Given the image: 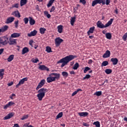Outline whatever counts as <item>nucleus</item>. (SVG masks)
Masks as SVG:
<instances>
[{
  "mask_svg": "<svg viewBox=\"0 0 127 127\" xmlns=\"http://www.w3.org/2000/svg\"><path fill=\"white\" fill-rule=\"evenodd\" d=\"M69 74H70V75H75V72H74L73 70L70 71H69Z\"/></svg>",
  "mask_w": 127,
  "mask_h": 127,
  "instance_id": "nucleus-57",
  "label": "nucleus"
},
{
  "mask_svg": "<svg viewBox=\"0 0 127 127\" xmlns=\"http://www.w3.org/2000/svg\"><path fill=\"white\" fill-rule=\"evenodd\" d=\"M63 116V112H60L56 117V120H58V119H60V118H62Z\"/></svg>",
  "mask_w": 127,
  "mask_h": 127,
  "instance_id": "nucleus-35",
  "label": "nucleus"
},
{
  "mask_svg": "<svg viewBox=\"0 0 127 127\" xmlns=\"http://www.w3.org/2000/svg\"><path fill=\"white\" fill-rule=\"evenodd\" d=\"M98 3H102V4H106V0H97Z\"/></svg>",
  "mask_w": 127,
  "mask_h": 127,
  "instance_id": "nucleus-40",
  "label": "nucleus"
},
{
  "mask_svg": "<svg viewBox=\"0 0 127 127\" xmlns=\"http://www.w3.org/2000/svg\"><path fill=\"white\" fill-rule=\"evenodd\" d=\"M54 10H55V6H53L52 8L51 9L50 12H53Z\"/></svg>",
  "mask_w": 127,
  "mask_h": 127,
  "instance_id": "nucleus-51",
  "label": "nucleus"
},
{
  "mask_svg": "<svg viewBox=\"0 0 127 127\" xmlns=\"http://www.w3.org/2000/svg\"><path fill=\"white\" fill-rule=\"evenodd\" d=\"M109 65V62L107 61L103 62L102 64H101V67H103V66H107Z\"/></svg>",
  "mask_w": 127,
  "mask_h": 127,
  "instance_id": "nucleus-36",
  "label": "nucleus"
},
{
  "mask_svg": "<svg viewBox=\"0 0 127 127\" xmlns=\"http://www.w3.org/2000/svg\"><path fill=\"white\" fill-rule=\"evenodd\" d=\"M9 40V45H13L14 44H16V40L14 39H11V38H10Z\"/></svg>",
  "mask_w": 127,
  "mask_h": 127,
  "instance_id": "nucleus-13",
  "label": "nucleus"
},
{
  "mask_svg": "<svg viewBox=\"0 0 127 127\" xmlns=\"http://www.w3.org/2000/svg\"><path fill=\"white\" fill-rule=\"evenodd\" d=\"M31 62L33 63H37V62H39V60L37 58H35L31 59Z\"/></svg>",
  "mask_w": 127,
  "mask_h": 127,
  "instance_id": "nucleus-32",
  "label": "nucleus"
},
{
  "mask_svg": "<svg viewBox=\"0 0 127 127\" xmlns=\"http://www.w3.org/2000/svg\"><path fill=\"white\" fill-rule=\"evenodd\" d=\"M14 58V55H11L7 59V60L8 62H11V61H12L13 60Z\"/></svg>",
  "mask_w": 127,
  "mask_h": 127,
  "instance_id": "nucleus-24",
  "label": "nucleus"
},
{
  "mask_svg": "<svg viewBox=\"0 0 127 127\" xmlns=\"http://www.w3.org/2000/svg\"><path fill=\"white\" fill-rule=\"evenodd\" d=\"M80 2H81V3H83V4H85L86 0H80Z\"/></svg>",
  "mask_w": 127,
  "mask_h": 127,
  "instance_id": "nucleus-54",
  "label": "nucleus"
},
{
  "mask_svg": "<svg viewBox=\"0 0 127 127\" xmlns=\"http://www.w3.org/2000/svg\"><path fill=\"white\" fill-rule=\"evenodd\" d=\"M19 36H20V33H14L11 35L10 38H16L17 37H19Z\"/></svg>",
  "mask_w": 127,
  "mask_h": 127,
  "instance_id": "nucleus-15",
  "label": "nucleus"
},
{
  "mask_svg": "<svg viewBox=\"0 0 127 127\" xmlns=\"http://www.w3.org/2000/svg\"><path fill=\"white\" fill-rule=\"evenodd\" d=\"M39 69L42 70H46V71H49V68H48V67H46V66L44 65H40L39 67Z\"/></svg>",
  "mask_w": 127,
  "mask_h": 127,
  "instance_id": "nucleus-16",
  "label": "nucleus"
},
{
  "mask_svg": "<svg viewBox=\"0 0 127 127\" xmlns=\"http://www.w3.org/2000/svg\"><path fill=\"white\" fill-rule=\"evenodd\" d=\"M124 121H125V122H127V117L124 118Z\"/></svg>",
  "mask_w": 127,
  "mask_h": 127,
  "instance_id": "nucleus-64",
  "label": "nucleus"
},
{
  "mask_svg": "<svg viewBox=\"0 0 127 127\" xmlns=\"http://www.w3.org/2000/svg\"><path fill=\"white\" fill-rule=\"evenodd\" d=\"M29 24L30 25H34L35 24V20L34 19L32 18V17H29Z\"/></svg>",
  "mask_w": 127,
  "mask_h": 127,
  "instance_id": "nucleus-17",
  "label": "nucleus"
},
{
  "mask_svg": "<svg viewBox=\"0 0 127 127\" xmlns=\"http://www.w3.org/2000/svg\"><path fill=\"white\" fill-rule=\"evenodd\" d=\"M78 114L80 117H87L89 115L88 112H79Z\"/></svg>",
  "mask_w": 127,
  "mask_h": 127,
  "instance_id": "nucleus-22",
  "label": "nucleus"
},
{
  "mask_svg": "<svg viewBox=\"0 0 127 127\" xmlns=\"http://www.w3.org/2000/svg\"><path fill=\"white\" fill-rule=\"evenodd\" d=\"M105 35L107 39H112V34L110 33H107Z\"/></svg>",
  "mask_w": 127,
  "mask_h": 127,
  "instance_id": "nucleus-30",
  "label": "nucleus"
},
{
  "mask_svg": "<svg viewBox=\"0 0 127 127\" xmlns=\"http://www.w3.org/2000/svg\"><path fill=\"white\" fill-rule=\"evenodd\" d=\"M98 3H99L98 2V0H94L92 1V6H95V5H96V4H98Z\"/></svg>",
  "mask_w": 127,
  "mask_h": 127,
  "instance_id": "nucleus-43",
  "label": "nucleus"
},
{
  "mask_svg": "<svg viewBox=\"0 0 127 127\" xmlns=\"http://www.w3.org/2000/svg\"><path fill=\"white\" fill-rule=\"evenodd\" d=\"M93 125H94V126H95L96 127H101V124H100V122L99 121L94 122L93 123Z\"/></svg>",
  "mask_w": 127,
  "mask_h": 127,
  "instance_id": "nucleus-29",
  "label": "nucleus"
},
{
  "mask_svg": "<svg viewBox=\"0 0 127 127\" xmlns=\"http://www.w3.org/2000/svg\"><path fill=\"white\" fill-rule=\"evenodd\" d=\"M74 57L73 55H69L65 57V58H64L62 59H61L60 61L58 62V63L60 64L62 63V64L61 65V67H63L64 66H66L70 61H71V60H73L74 59Z\"/></svg>",
  "mask_w": 127,
  "mask_h": 127,
  "instance_id": "nucleus-1",
  "label": "nucleus"
},
{
  "mask_svg": "<svg viewBox=\"0 0 127 127\" xmlns=\"http://www.w3.org/2000/svg\"><path fill=\"white\" fill-rule=\"evenodd\" d=\"M78 68H79V64L78 63H76L73 65L72 69H73V70H77Z\"/></svg>",
  "mask_w": 127,
  "mask_h": 127,
  "instance_id": "nucleus-33",
  "label": "nucleus"
},
{
  "mask_svg": "<svg viewBox=\"0 0 127 127\" xmlns=\"http://www.w3.org/2000/svg\"><path fill=\"white\" fill-rule=\"evenodd\" d=\"M37 31L36 30H34L33 31H31L30 33L27 34L29 37H31L32 36H35L37 34Z\"/></svg>",
  "mask_w": 127,
  "mask_h": 127,
  "instance_id": "nucleus-11",
  "label": "nucleus"
},
{
  "mask_svg": "<svg viewBox=\"0 0 127 127\" xmlns=\"http://www.w3.org/2000/svg\"><path fill=\"white\" fill-rule=\"evenodd\" d=\"M46 51L48 53H50V52H52L51 48L48 46L46 47Z\"/></svg>",
  "mask_w": 127,
  "mask_h": 127,
  "instance_id": "nucleus-38",
  "label": "nucleus"
},
{
  "mask_svg": "<svg viewBox=\"0 0 127 127\" xmlns=\"http://www.w3.org/2000/svg\"><path fill=\"white\" fill-rule=\"evenodd\" d=\"M14 23L15 25H18V21H15Z\"/></svg>",
  "mask_w": 127,
  "mask_h": 127,
  "instance_id": "nucleus-63",
  "label": "nucleus"
},
{
  "mask_svg": "<svg viewBox=\"0 0 127 127\" xmlns=\"http://www.w3.org/2000/svg\"><path fill=\"white\" fill-rule=\"evenodd\" d=\"M12 15H14V16H15L16 17H18V18H19L20 17V13L18 11V10H15L14 11H13L11 13Z\"/></svg>",
  "mask_w": 127,
  "mask_h": 127,
  "instance_id": "nucleus-10",
  "label": "nucleus"
},
{
  "mask_svg": "<svg viewBox=\"0 0 127 127\" xmlns=\"http://www.w3.org/2000/svg\"><path fill=\"white\" fill-rule=\"evenodd\" d=\"M55 1V0H50L47 4L48 7H50V6L52 5V4H53V2H54Z\"/></svg>",
  "mask_w": 127,
  "mask_h": 127,
  "instance_id": "nucleus-34",
  "label": "nucleus"
},
{
  "mask_svg": "<svg viewBox=\"0 0 127 127\" xmlns=\"http://www.w3.org/2000/svg\"><path fill=\"white\" fill-rule=\"evenodd\" d=\"M48 92L47 88H42L38 91L37 97L39 101H41L45 97V94Z\"/></svg>",
  "mask_w": 127,
  "mask_h": 127,
  "instance_id": "nucleus-2",
  "label": "nucleus"
},
{
  "mask_svg": "<svg viewBox=\"0 0 127 127\" xmlns=\"http://www.w3.org/2000/svg\"><path fill=\"white\" fill-rule=\"evenodd\" d=\"M113 21L114 19H110V20L105 24V25H104V24L102 23V22H101V21H98L97 23V26L99 28H105L106 27H109V26H110V25H111L113 23Z\"/></svg>",
  "mask_w": 127,
  "mask_h": 127,
  "instance_id": "nucleus-4",
  "label": "nucleus"
},
{
  "mask_svg": "<svg viewBox=\"0 0 127 127\" xmlns=\"http://www.w3.org/2000/svg\"><path fill=\"white\" fill-rule=\"evenodd\" d=\"M78 92H82V89L79 88L77 89L76 91H75L74 92H73L71 95V96L72 97H74V96H75V95H76V94L78 93Z\"/></svg>",
  "mask_w": 127,
  "mask_h": 127,
  "instance_id": "nucleus-26",
  "label": "nucleus"
},
{
  "mask_svg": "<svg viewBox=\"0 0 127 127\" xmlns=\"http://www.w3.org/2000/svg\"><path fill=\"white\" fill-rule=\"evenodd\" d=\"M45 82H46L45 79H43L41 80V81L39 82L38 86H37L36 90H39L40 88H42V87L44 86V84H45Z\"/></svg>",
  "mask_w": 127,
  "mask_h": 127,
  "instance_id": "nucleus-6",
  "label": "nucleus"
},
{
  "mask_svg": "<svg viewBox=\"0 0 127 127\" xmlns=\"http://www.w3.org/2000/svg\"><path fill=\"white\" fill-rule=\"evenodd\" d=\"M25 24H27L28 23V18L25 17L23 19Z\"/></svg>",
  "mask_w": 127,
  "mask_h": 127,
  "instance_id": "nucleus-46",
  "label": "nucleus"
},
{
  "mask_svg": "<svg viewBox=\"0 0 127 127\" xmlns=\"http://www.w3.org/2000/svg\"><path fill=\"white\" fill-rule=\"evenodd\" d=\"M76 20V17H72L70 19V24L73 26L74 25V23H75V20Z\"/></svg>",
  "mask_w": 127,
  "mask_h": 127,
  "instance_id": "nucleus-25",
  "label": "nucleus"
},
{
  "mask_svg": "<svg viewBox=\"0 0 127 127\" xmlns=\"http://www.w3.org/2000/svg\"><path fill=\"white\" fill-rule=\"evenodd\" d=\"M62 42H63V40L60 38H57L55 39V44L57 46H59V45L61 44Z\"/></svg>",
  "mask_w": 127,
  "mask_h": 127,
  "instance_id": "nucleus-8",
  "label": "nucleus"
},
{
  "mask_svg": "<svg viewBox=\"0 0 127 127\" xmlns=\"http://www.w3.org/2000/svg\"><path fill=\"white\" fill-rule=\"evenodd\" d=\"M111 61L112 62L113 65H117L118 64V62H119V60L117 58H112L111 59Z\"/></svg>",
  "mask_w": 127,
  "mask_h": 127,
  "instance_id": "nucleus-18",
  "label": "nucleus"
},
{
  "mask_svg": "<svg viewBox=\"0 0 127 127\" xmlns=\"http://www.w3.org/2000/svg\"><path fill=\"white\" fill-rule=\"evenodd\" d=\"M94 95L95 96H97V97H100V96H101V95H102V91H97L94 94Z\"/></svg>",
  "mask_w": 127,
  "mask_h": 127,
  "instance_id": "nucleus-41",
  "label": "nucleus"
},
{
  "mask_svg": "<svg viewBox=\"0 0 127 127\" xmlns=\"http://www.w3.org/2000/svg\"><path fill=\"white\" fill-rule=\"evenodd\" d=\"M28 52H29V49H28V48L27 47H24L23 48L22 50V55H24L25 53H28Z\"/></svg>",
  "mask_w": 127,
  "mask_h": 127,
  "instance_id": "nucleus-20",
  "label": "nucleus"
},
{
  "mask_svg": "<svg viewBox=\"0 0 127 127\" xmlns=\"http://www.w3.org/2000/svg\"><path fill=\"white\" fill-rule=\"evenodd\" d=\"M91 77V75L90 74H86L85 76L83 78V80H85V79H89Z\"/></svg>",
  "mask_w": 127,
  "mask_h": 127,
  "instance_id": "nucleus-47",
  "label": "nucleus"
},
{
  "mask_svg": "<svg viewBox=\"0 0 127 127\" xmlns=\"http://www.w3.org/2000/svg\"><path fill=\"white\" fill-rule=\"evenodd\" d=\"M4 50L3 49H0V55H1V54H2V53L3 52V51Z\"/></svg>",
  "mask_w": 127,
  "mask_h": 127,
  "instance_id": "nucleus-58",
  "label": "nucleus"
},
{
  "mask_svg": "<svg viewBox=\"0 0 127 127\" xmlns=\"http://www.w3.org/2000/svg\"><path fill=\"white\" fill-rule=\"evenodd\" d=\"M13 84V82H10L8 83V86H12V85Z\"/></svg>",
  "mask_w": 127,
  "mask_h": 127,
  "instance_id": "nucleus-60",
  "label": "nucleus"
},
{
  "mask_svg": "<svg viewBox=\"0 0 127 127\" xmlns=\"http://www.w3.org/2000/svg\"><path fill=\"white\" fill-rule=\"evenodd\" d=\"M28 118V115H24L21 118V120L22 121H23L24 120H26V119H27Z\"/></svg>",
  "mask_w": 127,
  "mask_h": 127,
  "instance_id": "nucleus-45",
  "label": "nucleus"
},
{
  "mask_svg": "<svg viewBox=\"0 0 127 127\" xmlns=\"http://www.w3.org/2000/svg\"><path fill=\"white\" fill-rule=\"evenodd\" d=\"M60 78V74L57 73H52L49 74V77L47 78V81L48 83H51L54 81H56V79Z\"/></svg>",
  "mask_w": 127,
  "mask_h": 127,
  "instance_id": "nucleus-3",
  "label": "nucleus"
},
{
  "mask_svg": "<svg viewBox=\"0 0 127 127\" xmlns=\"http://www.w3.org/2000/svg\"><path fill=\"white\" fill-rule=\"evenodd\" d=\"M7 108H9V105H8V103L7 104H6L5 106H4L3 109H4V110H6V109H7Z\"/></svg>",
  "mask_w": 127,
  "mask_h": 127,
  "instance_id": "nucleus-50",
  "label": "nucleus"
},
{
  "mask_svg": "<svg viewBox=\"0 0 127 127\" xmlns=\"http://www.w3.org/2000/svg\"><path fill=\"white\" fill-rule=\"evenodd\" d=\"M7 29H8V26H3L0 29V34L1 32H4V31H6Z\"/></svg>",
  "mask_w": 127,
  "mask_h": 127,
  "instance_id": "nucleus-14",
  "label": "nucleus"
},
{
  "mask_svg": "<svg viewBox=\"0 0 127 127\" xmlns=\"http://www.w3.org/2000/svg\"><path fill=\"white\" fill-rule=\"evenodd\" d=\"M58 31L59 33H62L63 31V26L62 25H60L57 27Z\"/></svg>",
  "mask_w": 127,
  "mask_h": 127,
  "instance_id": "nucleus-21",
  "label": "nucleus"
},
{
  "mask_svg": "<svg viewBox=\"0 0 127 127\" xmlns=\"http://www.w3.org/2000/svg\"><path fill=\"white\" fill-rule=\"evenodd\" d=\"M14 114L12 113H10L8 114L7 115H6L5 117H4V120H8L9 119H11V117L14 115Z\"/></svg>",
  "mask_w": 127,
  "mask_h": 127,
  "instance_id": "nucleus-19",
  "label": "nucleus"
},
{
  "mask_svg": "<svg viewBox=\"0 0 127 127\" xmlns=\"http://www.w3.org/2000/svg\"><path fill=\"white\" fill-rule=\"evenodd\" d=\"M46 31V29L44 27H42L40 28V32L41 34H44L45 32Z\"/></svg>",
  "mask_w": 127,
  "mask_h": 127,
  "instance_id": "nucleus-27",
  "label": "nucleus"
},
{
  "mask_svg": "<svg viewBox=\"0 0 127 127\" xmlns=\"http://www.w3.org/2000/svg\"><path fill=\"white\" fill-rule=\"evenodd\" d=\"M28 78L27 77H24L20 80V81L18 82V83L16 85V88H18L20 85H22L24 84V82H26Z\"/></svg>",
  "mask_w": 127,
  "mask_h": 127,
  "instance_id": "nucleus-7",
  "label": "nucleus"
},
{
  "mask_svg": "<svg viewBox=\"0 0 127 127\" xmlns=\"http://www.w3.org/2000/svg\"><path fill=\"white\" fill-rule=\"evenodd\" d=\"M111 56V52L109 50H107L104 54L102 56L103 58H109Z\"/></svg>",
  "mask_w": 127,
  "mask_h": 127,
  "instance_id": "nucleus-9",
  "label": "nucleus"
},
{
  "mask_svg": "<svg viewBox=\"0 0 127 127\" xmlns=\"http://www.w3.org/2000/svg\"><path fill=\"white\" fill-rule=\"evenodd\" d=\"M12 7H15L16 8H18V4L16 3L12 5Z\"/></svg>",
  "mask_w": 127,
  "mask_h": 127,
  "instance_id": "nucleus-53",
  "label": "nucleus"
},
{
  "mask_svg": "<svg viewBox=\"0 0 127 127\" xmlns=\"http://www.w3.org/2000/svg\"><path fill=\"white\" fill-rule=\"evenodd\" d=\"M94 30H95V27H90L89 31L87 32L88 35H90L91 33H93L94 32Z\"/></svg>",
  "mask_w": 127,
  "mask_h": 127,
  "instance_id": "nucleus-23",
  "label": "nucleus"
},
{
  "mask_svg": "<svg viewBox=\"0 0 127 127\" xmlns=\"http://www.w3.org/2000/svg\"><path fill=\"white\" fill-rule=\"evenodd\" d=\"M115 12H116V13L117 14H118V9H115Z\"/></svg>",
  "mask_w": 127,
  "mask_h": 127,
  "instance_id": "nucleus-62",
  "label": "nucleus"
},
{
  "mask_svg": "<svg viewBox=\"0 0 127 127\" xmlns=\"http://www.w3.org/2000/svg\"><path fill=\"white\" fill-rule=\"evenodd\" d=\"M44 13L45 15H46L48 18H50V17H51V15H50L49 13H48V11H45L44 12Z\"/></svg>",
  "mask_w": 127,
  "mask_h": 127,
  "instance_id": "nucleus-37",
  "label": "nucleus"
},
{
  "mask_svg": "<svg viewBox=\"0 0 127 127\" xmlns=\"http://www.w3.org/2000/svg\"><path fill=\"white\" fill-rule=\"evenodd\" d=\"M111 1L110 0H106V4L107 5H109Z\"/></svg>",
  "mask_w": 127,
  "mask_h": 127,
  "instance_id": "nucleus-56",
  "label": "nucleus"
},
{
  "mask_svg": "<svg viewBox=\"0 0 127 127\" xmlns=\"http://www.w3.org/2000/svg\"><path fill=\"white\" fill-rule=\"evenodd\" d=\"M92 63H93V61L92 60H89L88 61V64H89V65H91Z\"/></svg>",
  "mask_w": 127,
  "mask_h": 127,
  "instance_id": "nucleus-59",
  "label": "nucleus"
},
{
  "mask_svg": "<svg viewBox=\"0 0 127 127\" xmlns=\"http://www.w3.org/2000/svg\"><path fill=\"white\" fill-rule=\"evenodd\" d=\"M89 38H90V39H93V38H94V36H90Z\"/></svg>",
  "mask_w": 127,
  "mask_h": 127,
  "instance_id": "nucleus-61",
  "label": "nucleus"
},
{
  "mask_svg": "<svg viewBox=\"0 0 127 127\" xmlns=\"http://www.w3.org/2000/svg\"><path fill=\"white\" fill-rule=\"evenodd\" d=\"M3 75H4V69H0V77H1V79L3 78Z\"/></svg>",
  "mask_w": 127,
  "mask_h": 127,
  "instance_id": "nucleus-28",
  "label": "nucleus"
},
{
  "mask_svg": "<svg viewBox=\"0 0 127 127\" xmlns=\"http://www.w3.org/2000/svg\"><path fill=\"white\" fill-rule=\"evenodd\" d=\"M62 75L63 76V77H65V78H67L68 77V72L66 71H63L62 72Z\"/></svg>",
  "mask_w": 127,
  "mask_h": 127,
  "instance_id": "nucleus-39",
  "label": "nucleus"
},
{
  "mask_svg": "<svg viewBox=\"0 0 127 127\" xmlns=\"http://www.w3.org/2000/svg\"><path fill=\"white\" fill-rule=\"evenodd\" d=\"M89 70H91V68L90 67H89L88 66H86L84 68V70L83 72L85 74H86V73H87V72H88V71H89Z\"/></svg>",
  "mask_w": 127,
  "mask_h": 127,
  "instance_id": "nucleus-42",
  "label": "nucleus"
},
{
  "mask_svg": "<svg viewBox=\"0 0 127 127\" xmlns=\"http://www.w3.org/2000/svg\"><path fill=\"white\" fill-rule=\"evenodd\" d=\"M13 20H14V17H9L8 18H7L5 23H6V24L11 23V22H12Z\"/></svg>",
  "mask_w": 127,
  "mask_h": 127,
  "instance_id": "nucleus-12",
  "label": "nucleus"
},
{
  "mask_svg": "<svg viewBox=\"0 0 127 127\" xmlns=\"http://www.w3.org/2000/svg\"><path fill=\"white\" fill-rule=\"evenodd\" d=\"M8 105L9 107H11V106H13V105H14V102L12 101H10L8 103Z\"/></svg>",
  "mask_w": 127,
  "mask_h": 127,
  "instance_id": "nucleus-48",
  "label": "nucleus"
},
{
  "mask_svg": "<svg viewBox=\"0 0 127 127\" xmlns=\"http://www.w3.org/2000/svg\"><path fill=\"white\" fill-rule=\"evenodd\" d=\"M105 73H106V74H111V73H112V69H106L105 71Z\"/></svg>",
  "mask_w": 127,
  "mask_h": 127,
  "instance_id": "nucleus-44",
  "label": "nucleus"
},
{
  "mask_svg": "<svg viewBox=\"0 0 127 127\" xmlns=\"http://www.w3.org/2000/svg\"><path fill=\"white\" fill-rule=\"evenodd\" d=\"M26 2H27V0H20L21 6H22L26 4Z\"/></svg>",
  "mask_w": 127,
  "mask_h": 127,
  "instance_id": "nucleus-31",
  "label": "nucleus"
},
{
  "mask_svg": "<svg viewBox=\"0 0 127 127\" xmlns=\"http://www.w3.org/2000/svg\"><path fill=\"white\" fill-rule=\"evenodd\" d=\"M83 126L84 127H90V125H89L88 124L86 123H83Z\"/></svg>",
  "mask_w": 127,
  "mask_h": 127,
  "instance_id": "nucleus-52",
  "label": "nucleus"
},
{
  "mask_svg": "<svg viewBox=\"0 0 127 127\" xmlns=\"http://www.w3.org/2000/svg\"><path fill=\"white\" fill-rule=\"evenodd\" d=\"M14 97H15V94L13 93L11 94V96H9V98L11 100H13V99H14V98H13Z\"/></svg>",
  "mask_w": 127,
  "mask_h": 127,
  "instance_id": "nucleus-49",
  "label": "nucleus"
},
{
  "mask_svg": "<svg viewBox=\"0 0 127 127\" xmlns=\"http://www.w3.org/2000/svg\"><path fill=\"white\" fill-rule=\"evenodd\" d=\"M29 44L31 46H32V44H33V40H31L29 41Z\"/></svg>",
  "mask_w": 127,
  "mask_h": 127,
  "instance_id": "nucleus-55",
  "label": "nucleus"
},
{
  "mask_svg": "<svg viewBox=\"0 0 127 127\" xmlns=\"http://www.w3.org/2000/svg\"><path fill=\"white\" fill-rule=\"evenodd\" d=\"M8 43V38L5 36L0 37V45H6Z\"/></svg>",
  "mask_w": 127,
  "mask_h": 127,
  "instance_id": "nucleus-5",
  "label": "nucleus"
}]
</instances>
